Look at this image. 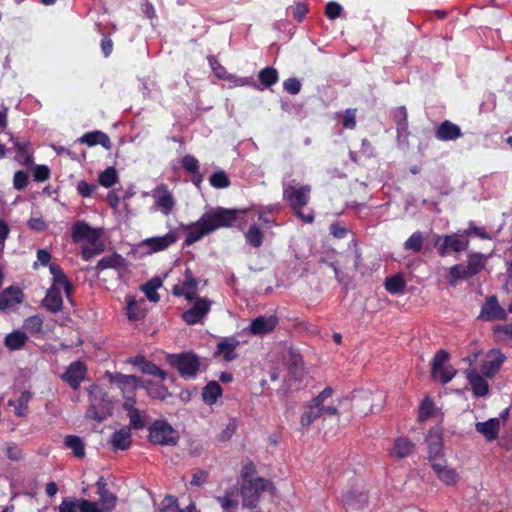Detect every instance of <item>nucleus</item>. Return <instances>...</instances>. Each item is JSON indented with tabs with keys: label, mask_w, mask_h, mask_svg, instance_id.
Listing matches in <instances>:
<instances>
[{
	"label": "nucleus",
	"mask_w": 512,
	"mask_h": 512,
	"mask_svg": "<svg viewBox=\"0 0 512 512\" xmlns=\"http://www.w3.org/2000/svg\"><path fill=\"white\" fill-rule=\"evenodd\" d=\"M507 314L499 305L496 296H490L483 305L480 318L486 321L506 320Z\"/></svg>",
	"instance_id": "4be33fe9"
},
{
	"label": "nucleus",
	"mask_w": 512,
	"mask_h": 512,
	"mask_svg": "<svg viewBox=\"0 0 512 512\" xmlns=\"http://www.w3.org/2000/svg\"><path fill=\"white\" fill-rule=\"evenodd\" d=\"M222 395V387L216 381H210L202 390V400L207 405L214 404Z\"/></svg>",
	"instance_id": "ea45409f"
},
{
	"label": "nucleus",
	"mask_w": 512,
	"mask_h": 512,
	"mask_svg": "<svg viewBox=\"0 0 512 512\" xmlns=\"http://www.w3.org/2000/svg\"><path fill=\"white\" fill-rule=\"evenodd\" d=\"M104 251L102 243L96 242L92 247H84L81 252L82 259L85 261L91 260L96 255L101 254Z\"/></svg>",
	"instance_id": "6e6d98bb"
},
{
	"label": "nucleus",
	"mask_w": 512,
	"mask_h": 512,
	"mask_svg": "<svg viewBox=\"0 0 512 512\" xmlns=\"http://www.w3.org/2000/svg\"><path fill=\"white\" fill-rule=\"evenodd\" d=\"M28 341V335L22 330H14L4 338V345L10 351L22 349Z\"/></svg>",
	"instance_id": "58836bf2"
},
{
	"label": "nucleus",
	"mask_w": 512,
	"mask_h": 512,
	"mask_svg": "<svg viewBox=\"0 0 512 512\" xmlns=\"http://www.w3.org/2000/svg\"><path fill=\"white\" fill-rule=\"evenodd\" d=\"M44 318L41 315H33L25 319L23 328L31 335H39L43 331Z\"/></svg>",
	"instance_id": "a18cd8bd"
},
{
	"label": "nucleus",
	"mask_w": 512,
	"mask_h": 512,
	"mask_svg": "<svg viewBox=\"0 0 512 512\" xmlns=\"http://www.w3.org/2000/svg\"><path fill=\"white\" fill-rule=\"evenodd\" d=\"M32 399V393L28 390L21 392L17 403L18 405L15 407V415L19 417H23L26 415L28 410V403Z\"/></svg>",
	"instance_id": "3c124183"
},
{
	"label": "nucleus",
	"mask_w": 512,
	"mask_h": 512,
	"mask_svg": "<svg viewBox=\"0 0 512 512\" xmlns=\"http://www.w3.org/2000/svg\"><path fill=\"white\" fill-rule=\"evenodd\" d=\"M125 265H126L125 258L118 253H113V254L104 256L102 259H100L98 261L97 265L95 266V270L97 271V273H99L103 270H106V269L120 270V269H123L125 267Z\"/></svg>",
	"instance_id": "f704fd0d"
},
{
	"label": "nucleus",
	"mask_w": 512,
	"mask_h": 512,
	"mask_svg": "<svg viewBox=\"0 0 512 512\" xmlns=\"http://www.w3.org/2000/svg\"><path fill=\"white\" fill-rule=\"evenodd\" d=\"M23 297L22 290L16 286L5 289L0 294V310L5 311L20 304L23 301Z\"/></svg>",
	"instance_id": "cd10ccee"
},
{
	"label": "nucleus",
	"mask_w": 512,
	"mask_h": 512,
	"mask_svg": "<svg viewBox=\"0 0 512 512\" xmlns=\"http://www.w3.org/2000/svg\"><path fill=\"white\" fill-rule=\"evenodd\" d=\"M97 493L99 495V503L103 512H112L116 506L117 497L107 488V483L103 477L96 482Z\"/></svg>",
	"instance_id": "b1692460"
},
{
	"label": "nucleus",
	"mask_w": 512,
	"mask_h": 512,
	"mask_svg": "<svg viewBox=\"0 0 512 512\" xmlns=\"http://www.w3.org/2000/svg\"><path fill=\"white\" fill-rule=\"evenodd\" d=\"M246 209H226V227L239 225L246 215Z\"/></svg>",
	"instance_id": "8fccbe9b"
},
{
	"label": "nucleus",
	"mask_w": 512,
	"mask_h": 512,
	"mask_svg": "<svg viewBox=\"0 0 512 512\" xmlns=\"http://www.w3.org/2000/svg\"><path fill=\"white\" fill-rule=\"evenodd\" d=\"M180 164L182 168L190 175L191 182L200 188L204 179V175L200 172V162L193 155H185L181 158Z\"/></svg>",
	"instance_id": "412c9836"
},
{
	"label": "nucleus",
	"mask_w": 512,
	"mask_h": 512,
	"mask_svg": "<svg viewBox=\"0 0 512 512\" xmlns=\"http://www.w3.org/2000/svg\"><path fill=\"white\" fill-rule=\"evenodd\" d=\"M13 147L17 152L16 161L22 166L29 167L33 163V151L28 140L20 141L17 137L11 136Z\"/></svg>",
	"instance_id": "a878e982"
},
{
	"label": "nucleus",
	"mask_w": 512,
	"mask_h": 512,
	"mask_svg": "<svg viewBox=\"0 0 512 512\" xmlns=\"http://www.w3.org/2000/svg\"><path fill=\"white\" fill-rule=\"evenodd\" d=\"M352 402V408L358 414L367 415L374 413L375 409L380 410L383 402V395L380 392L373 393L369 390H359L352 392L349 398H341L338 400L339 404L345 402Z\"/></svg>",
	"instance_id": "423d86ee"
},
{
	"label": "nucleus",
	"mask_w": 512,
	"mask_h": 512,
	"mask_svg": "<svg viewBox=\"0 0 512 512\" xmlns=\"http://www.w3.org/2000/svg\"><path fill=\"white\" fill-rule=\"evenodd\" d=\"M258 79L263 88H270L279 80L278 71L273 67H266L258 73Z\"/></svg>",
	"instance_id": "37998d69"
},
{
	"label": "nucleus",
	"mask_w": 512,
	"mask_h": 512,
	"mask_svg": "<svg viewBox=\"0 0 512 512\" xmlns=\"http://www.w3.org/2000/svg\"><path fill=\"white\" fill-rule=\"evenodd\" d=\"M169 363L177 369L180 376L184 379H193L197 376L200 368V361L196 354L184 352L174 354L169 357Z\"/></svg>",
	"instance_id": "1a4fd4ad"
},
{
	"label": "nucleus",
	"mask_w": 512,
	"mask_h": 512,
	"mask_svg": "<svg viewBox=\"0 0 512 512\" xmlns=\"http://www.w3.org/2000/svg\"><path fill=\"white\" fill-rule=\"evenodd\" d=\"M342 13V7L337 2H329L325 8V14L329 19H336Z\"/></svg>",
	"instance_id": "774afa93"
},
{
	"label": "nucleus",
	"mask_w": 512,
	"mask_h": 512,
	"mask_svg": "<svg viewBox=\"0 0 512 512\" xmlns=\"http://www.w3.org/2000/svg\"><path fill=\"white\" fill-rule=\"evenodd\" d=\"M98 181L105 188L112 187L118 181V174L114 167H107L100 173Z\"/></svg>",
	"instance_id": "49530a36"
},
{
	"label": "nucleus",
	"mask_w": 512,
	"mask_h": 512,
	"mask_svg": "<svg viewBox=\"0 0 512 512\" xmlns=\"http://www.w3.org/2000/svg\"><path fill=\"white\" fill-rule=\"evenodd\" d=\"M148 439L152 444L174 446L179 441L178 432L166 421L157 419L148 427Z\"/></svg>",
	"instance_id": "6e6552de"
},
{
	"label": "nucleus",
	"mask_w": 512,
	"mask_h": 512,
	"mask_svg": "<svg viewBox=\"0 0 512 512\" xmlns=\"http://www.w3.org/2000/svg\"><path fill=\"white\" fill-rule=\"evenodd\" d=\"M424 237L420 231L414 232L404 243L405 250H411L415 253L421 251Z\"/></svg>",
	"instance_id": "09e8293b"
},
{
	"label": "nucleus",
	"mask_w": 512,
	"mask_h": 512,
	"mask_svg": "<svg viewBox=\"0 0 512 512\" xmlns=\"http://www.w3.org/2000/svg\"><path fill=\"white\" fill-rule=\"evenodd\" d=\"M280 371L278 368H271L266 375L260 380V385L263 389H270L269 382H275L279 380Z\"/></svg>",
	"instance_id": "052dcab7"
},
{
	"label": "nucleus",
	"mask_w": 512,
	"mask_h": 512,
	"mask_svg": "<svg viewBox=\"0 0 512 512\" xmlns=\"http://www.w3.org/2000/svg\"><path fill=\"white\" fill-rule=\"evenodd\" d=\"M128 363L136 366L143 374L156 376L161 380H166V378L168 377V373L166 371L162 370L155 363L148 361L142 355L130 357L128 359Z\"/></svg>",
	"instance_id": "aec40b11"
},
{
	"label": "nucleus",
	"mask_w": 512,
	"mask_h": 512,
	"mask_svg": "<svg viewBox=\"0 0 512 512\" xmlns=\"http://www.w3.org/2000/svg\"><path fill=\"white\" fill-rule=\"evenodd\" d=\"M415 450V444L407 437H398L390 449V455L397 459L410 456Z\"/></svg>",
	"instance_id": "c756f323"
},
{
	"label": "nucleus",
	"mask_w": 512,
	"mask_h": 512,
	"mask_svg": "<svg viewBox=\"0 0 512 512\" xmlns=\"http://www.w3.org/2000/svg\"><path fill=\"white\" fill-rule=\"evenodd\" d=\"M127 316L132 321H137L144 317L143 311L139 308L135 300H131L128 302Z\"/></svg>",
	"instance_id": "13d9d810"
},
{
	"label": "nucleus",
	"mask_w": 512,
	"mask_h": 512,
	"mask_svg": "<svg viewBox=\"0 0 512 512\" xmlns=\"http://www.w3.org/2000/svg\"><path fill=\"white\" fill-rule=\"evenodd\" d=\"M283 88L287 93L296 95L301 90V82L297 78L291 77L284 81Z\"/></svg>",
	"instance_id": "e2e57ef3"
},
{
	"label": "nucleus",
	"mask_w": 512,
	"mask_h": 512,
	"mask_svg": "<svg viewBox=\"0 0 512 512\" xmlns=\"http://www.w3.org/2000/svg\"><path fill=\"white\" fill-rule=\"evenodd\" d=\"M177 231H169L163 236L150 237L143 240L142 245L149 248L150 252H160L177 242Z\"/></svg>",
	"instance_id": "6ab92c4d"
},
{
	"label": "nucleus",
	"mask_w": 512,
	"mask_h": 512,
	"mask_svg": "<svg viewBox=\"0 0 512 512\" xmlns=\"http://www.w3.org/2000/svg\"><path fill=\"white\" fill-rule=\"evenodd\" d=\"M246 241L253 247L258 248L263 242V233L257 225H251L245 234Z\"/></svg>",
	"instance_id": "de8ad7c7"
},
{
	"label": "nucleus",
	"mask_w": 512,
	"mask_h": 512,
	"mask_svg": "<svg viewBox=\"0 0 512 512\" xmlns=\"http://www.w3.org/2000/svg\"><path fill=\"white\" fill-rule=\"evenodd\" d=\"M394 118L397 123V130L399 133L405 132L408 127L407 111L405 107H399L394 112Z\"/></svg>",
	"instance_id": "864d4df0"
},
{
	"label": "nucleus",
	"mask_w": 512,
	"mask_h": 512,
	"mask_svg": "<svg viewBox=\"0 0 512 512\" xmlns=\"http://www.w3.org/2000/svg\"><path fill=\"white\" fill-rule=\"evenodd\" d=\"M278 317L275 315H261L252 320L249 332L255 336H264L271 333L278 324Z\"/></svg>",
	"instance_id": "a211bd4d"
},
{
	"label": "nucleus",
	"mask_w": 512,
	"mask_h": 512,
	"mask_svg": "<svg viewBox=\"0 0 512 512\" xmlns=\"http://www.w3.org/2000/svg\"><path fill=\"white\" fill-rule=\"evenodd\" d=\"M465 375L475 396L483 397L488 394L489 385L475 367H468L465 370Z\"/></svg>",
	"instance_id": "393cba45"
},
{
	"label": "nucleus",
	"mask_w": 512,
	"mask_h": 512,
	"mask_svg": "<svg viewBox=\"0 0 512 512\" xmlns=\"http://www.w3.org/2000/svg\"><path fill=\"white\" fill-rule=\"evenodd\" d=\"M434 402L429 398L425 397L419 407V418L426 419L433 414Z\"/></svg>",
	"instance_id": "bf43d9fd"
},
{
	"label": "nucleus",
	"mask_w": 512,
	"mask_h": 512,
	"mask_svg": "<svg viewBox=\"0 0 512 512\" xmlns=\"http://www.w3.org/2000/svg\"><path fill=\"white\" fill-rule=\"evenodd\" d=\"M162 286V280L159 277L150 279L141 286V290L145 293L147 299L151 302H158L160 296L157 290Z\"/></svg>",
	"instance_id": "79ce46f5"
},
{
	"label": "nucleus",
	"mask_w": 512,
	"mask_h": 512,
	"mask_svg": "<svg viewBox=\"0 0 512 512\" xmlns=\"http://www.w3.org/2000/svg\"><path fill=\"white\" fill-rule=\"evenodd\" d=\"M437 139L442 141L456 140L462 136L461 129L458 125L451 121L445 120L442 122L435 132Z\"/></svg>",
	"instance_id": "473e14b6"
},
{
	"label": "nucleus",
	"mask_w": 512,
	"mask_h": 512,
	"mask_svg": "<svg viewBox=\"0 0 512 512\" xmlns=\"http://www.w3.org/2000/svg\"><path fill=\"white\" fill-rule=\"evenodd\" d=\"M135 403L136 401H124L123 409L127 412L131 427L140 430L146 426V417L135 407Z\"/></svg>",
	"instance_id": "c9c22d12"
},
{
	"label": "nucleus",
	"mask_w": 512,
	"mask_h": 512,
	"mask_svg": "<svg viewBox=\"0 0 512 512\" xmlns=\"http://www.w3.org/2000/svg\"><path fill=\"white\" fill-rule=\"evenodd\" d=\"M385 289L391 294L403 293L406 287V282L401 274H396L388 277L384 283Z\"/></svg>",
	"instance_id": "c03bdc74"
},
{
	"label": "nucleus",
	"mask_w": 512,
	"mask_h": 512,
	"mask_svg": "<svg viewBox=\"0 0 512 512\" xmlns=\"http://www.w3.org/2000/svg\"><path fill=\"white\" fill-rule=\"evenodd\" d=\"M89 401L90 407L86 411V418L102 422L112 414L113 403L99 385L94 384L90 387Z\"/></svg>",
	"instance_id": "20e7f679"
},
{
	"label": "nucleus",
	"mask_w": 512,
	"mask_h": 512,
	"mask_svg": "<svg viewBox=\"0 0 512 512\" xmlns=\"http://www.w3.org/2000/svg\"><path fill=\"white\" fill-rule=\"evenodd\" d=\"M110 381L118 385L123 393L125 401H136L135 390L142 386V382L139 377L135 375L116 373L114 375H110Z\"/></svg>",
	"instance_id": "9b49d317"
},
{
	"label": "nucleus",
	"mask_w": 512,
	"mask_h": 512,
	"mask_svg": "<svg viewBox=\"0 0 512 512\" xmlns=\"http://www.w3.org/2000/svg\"><path fill=\"white\" fill-rule=\"evenodd\" d=\"M210 310V303L206 299L197 298L195 299L194 305L183 312L182 319L188 325H194L206 316Z\"/></svg>",
	"instance_id": "f3484780"
},
{
	"label": "nucleus",
	"mask_w": 512,
	"mask_h": 512,
	"mask_svg": "<svg viewBox=\"0 0 512 512\" xmlns=\"http://www.w3.org/2000/svg\"><path fill=\"white\" fill-rule=\"evenodd\" d=\"M49 270L53 277V285L52 286H55V287H57V285L62 286L66 297L69 298L70 295L72 294L73 286H72L71 282L69 281L68 277L66 276V274L64 273L63 269L61 268V266L56 263H51L49 265Z\"/></svg>",
	"instance_id": "7c9ffc66"
},
{
	"label": "nucleus",
	"mask_w": 512,
	"mask_h": 512,
	"mask_svg": "<svg viewBox=\"0 0 512 512\" xmlns=\"http://www.w3.org/2000/svg\"><path fill=\"white\" fill-rule=\"evenodd\" d=\"M505 356L499 350H491L481 365V372L486 378H492L503 364Z\"/></svg>",
	"instance_id": "5701e85b"
},
{
	"label": "nucleus",
	"mask_w": 512,
	"mask_h": 512,
	"mask_svg": "<svg viewBox=\"0 0 512 512\" xmlns=\"http://www.w3.org/2000/svg\"><path fill=\"white\" fill-rule=\"evenodd\" d=\"M311 190L310 185H301L296 180H291L283 187V199L288 203L292 212L307 224L313 223L315 219L313 210H309L307 213L303 211L310 201Z\"/></svg>",
	"instance_id": "f03ea898"
},
{
	"label": "nucleus",
	"mask_w": 512,
	"mask_h": 512,
	"mask_svg": "<svg viewBox=\"0 0 512 512\" xmlns=\"http://www.w3.org/2000/svg\"><path fill=\"white\" fill-rule=\"evenodd\" d=\"M445 238L449 249L454 252H462L468 248L469 241L461 239L458 235H446Z\"/></svg>",
	"instance_id": "603ef678"
},
{
	"label": "nucleus",
	"mask_w": 512,
	"mask_h": 512,
	"mask_svg": "<svg viewBox=\"0 0 512 512\" xmlns=\"http://www.w3.org/2000/svg\"><path fill=\"white\" fill-rule=\"evenodd\" d=\"M51 172L46 165H37L33 171V178L36 182H44L50 178Z\"/></svg>",
	"instance_id": "680f3d73"
},
{
	"label": "nucleus",
	"mask_w": 512,
	"mask_h": 512,
	"mask_svg": "<svg viewBox=\"0 0 512 512\" xmlns=\"http://www.w3.org/2000/svg\"><path fill=\"white\" fill-rule=\"evenodd\" d=\"M113 450H127L132 444V435L129 427L115 431L110 437Z\"/></svg>",
	"instance_id": "2f4dec72"
},
{
	"label": "nucleus",
	"mask_w": 512,
	"mask_h": 512,
	"mask_svg": "<svg viewBox=\"0 0 512 512\" xmlns=\"http://www.w3.org/2000/svg\"><path fill=\"white\" fill-rule=\"evenodd\" d=\"M71 238L74 243L87 241L94 245L99 241L100 233L84 221H76L72 226Z\"/></svg>",
	"instance_id": "4468645a"
},
{
	"label": "nucleus",
	"mask_w": 512,
	"mask_h": 512,
	"mask_svg": "<svg viewBox=\"0 0 512 512\" xmlns=\"http://www.w3.org/2000/svg\"><path fill=\"white\" fill-rule=\"evenodd\" d=\"M153 198L155 199V204L161 213L166 216L172 212L176 204L174 197L166 184H161L153 190Z\"/></svg>",
	"instance_id": "dca6fc26"
},
{
	"label": "nucleus",
	"mask_w": 512,
	"mask_h": 512,
	"mask_svg": "<svg viewBox=\"0 0 512 512\" xmlns=\"http://www.w3.org/2000/svg\"><path fill=\"white\" fill-rule=\"evenodd\" d=\"M150 396L157 399H165L169 394L168 389L163 385H154L150 381L147 382L145 387Z\"/></svg>",
	"instance_id": "5fc2aeb1"
},
{
	"label": "nucleus",
	"mask_w": 512,
	"mask_h": 512,
	"mask_svg": "<svg viewBox=\"0 0 512 512\" xmlns=\"http://www.w3.org/2000/svg\"><path fill=\"white\" fill-rule=\"evenodd\" d=\"M287 375L283 380V385L277 390L281 397H286L292 390L298 389V384L303 378V360L302 356L295 350L289 349L285 357Z\"/></svg>",
	"instance_id": "7ed1b4c3"
},
{
	"label": "nucleus",
	"mask_w": 512,
	"mask_h": 512,
	"mask_svg": "<svg viewBox=\"0 0 512 512\" xmlns=\"http://www.w3.org/2000/svg\"><path fill=\"white\" fill-rule=\"evenodd\" d=\"M198 280L190 269H186L182 284H176L172 288V294L176 297H185L188 301L197 299Z\"/></svg>",
	"instance_id": "f8f14e48"
},
{
	"label": "nucleus",
	"mask_w": 512,
	"mask_h": 512,
	"mask_svg": "<svg viewBox=\"0 0 512 512\" xmlns=\"http://www.w3.org/2000/svg\"><path fill=\"white\" fill-rule=\"evenodd\" d=\"M178 508V500L172 495H166L161 502L160 512H169L170 510Z\"/></svg>",
	"instance_id": "338daca9"
},
{
	"label": "nucleus",
	"mask_w": 512,
	"mask_h": 512,
	"mask_svg": "<svg viewBox=\"0 0 512 512\" xmlns=\"http://www.w3.org/2000/svg\"><path fill=\"white\" fill-rule=\"evenodd\" d=\"M426 441L428 443V459L430 464L444 460L442 433L439 428L429 430Z\"/></svg>",
	"instance_id": "ddd939ff"
},
{
	"label": "nucleus",
	"mask_w": 512,
	"mask_h": 512,
	"mask_svg": "<svg viewBox=\"0 0 512 512\" xmlns=\"http://www.w3.org/2000/svg\"><path fill=\"white\" fill-rule=\"evenodd\" d=\"M96 188L97 186L95 184L88 183L85 180H81L77 184V192L82 197H90Z\"/></svg>",
	"instance_id": "69168bd1"
},
{
	"label": "nucleus",
	"mask_w": 512,
	"mask_h": 512,
	"mask_svg": "<svg viewBox=\"0 0 512 512\" xmlns=\"http://www.w3.org/2000/svg\"><path fill=\"white\" fill-rule=\"evenodd\" d=\"M475 430L483 435V437L491 442L498 438L500 430V418H491L485 422H477Z\"/></svg>",
	"instance_id": "c85d7f7f"
},
{
	"label": "nucleus",
	"mask_w": 512,
	"mask_h": 512,
	"mask_svg": "<svg viewBox=\"0 0 512 512\" xmlns=\"http://www.w3.org/2000/svg\"><path fill=\"white\" fill-rule=\"evenodd\" d=\"M221 227H224V207L211 209L205 212L196 222L180 224L179 228L187 233L183 245L191 246Z\"/></svg>",
	"instance_id": "f257e3e1"
},
{
	"label": "nucleus",
	"mask_w": 512,
	"mask_h": 512,
	"mask_svg": "<svg viewBox=\"0 0 512 512\" xmlns=\"http://www.w3.org/2000/svg\"><path fill=\"white\" fill-rule=\"evenodd\" d=\"M438 478L446 485H454L458 481V475L453 468L447 466L446 460L431 465Z\"/></svg>",
	"instance_id": "72a5a7b5"
},
{
	"label": "nucleus",
	"mask_w": 512,
	"mask_h": 512,
	"mask_svg": "<svg viewBox=\"0 0 512 512\" xmlns=\"http://www.w3.org/2000/svg\"><path fill=\"white\" fill-rule=\"evenodd\" d=\"M273 488V484L262 477L254 478V481H244L241 485L242 505L254 510L260 500L261 493Z\"/></svg>",
	"instance_id": "0eeeda50"
},
{
	"label": "nucleus",
	"mask_w": 512,
	"mask_h": 512,
	"mask_svg": "<svg viewBox=\"0 0 512 512\" xmlns=\"http://www.w3.org/2000/svg\"><path fill=\"white\" fill-rule=\"evenodd\" d=\"M449 353L441 349L434 355L431 363V377L442 384L450 382L456 375V369L448 364Z\"/></svg>",
	"instance_id": "9d476101"
},
{
	"label": "nucleus",
	"mask_w": 512,
	"mask_h": 512,
	"mask_svg": "<svg viewBox=\"0 0 512 512\" xmlns=\"http://www.w3.org/2000/svg\"><path fill=\"white\" fill-rule=\"evenodd\" d=\"M64 445L72 450L73 456L82 459L85 457V446L82 439L76 435H67L64 438Z\"/></svg>",
	"instance_id": "a19ab883"
},
{
	"label": "nucleus",
	"mask_w": 512,
	"mask_h": 512,
	"mask_svg": "<svg viewBox=\"0 0 512 512\" xmlns=\"http://www.w3.org/2000/svg\"><path fill=\"white\" fill-rule=\"evenodd\" d=\"M87 373L85 364L81 361L70 363L66 371L61 375V379L66 382L73 390L80 387Z\"/></svg>",
	"instance_id": "2eb2a0df"
},
{
	"label": "nucleus",
	"mask_w": 512,
	"mask_h": 512,
	"mask_svg": "<svg viewBox=\"0 0 512 512\" xmlns=\"http://www.w3.org/2000/svg\"><path fill=\"white\" fill-rule=\"evenodd\" d=\"M486 266V257L478 252H472L467 255V266L460 264L450 267L448 272V283L455 286L460 280H468L480 273Z\"/></svg>",
	"instance_id": "39448f33"
},
{
	"label": "nucleus",
	"mask_w": 512,
	"mask_h": 512,
	"mask_svg": "<svg viewBox=\"0 0 512 512\" xmlns=\"http://www.w3.org/2000/svg\"><path fill=\"white\" fill-rule=\"evenodd\" d=\"M42 303L43 306L52 313L61 311L63 307V299L60 289L55 286H52L50 289H48Z\"/></svg>",
	"instance_id": "e433bc0d"
},
{
	"label": "nucleus",
	"mask_w": 512,
	"mask_h": 512,
	"mask_svg": "<svg viewBox=\"0 0 512 512\" xmlns=\"http://www.w3.org/2000/svg\"><path fill=\"white\" fill-rule=\"evenodd\" d=\"M321 405L314 401H310L303 407V413L300 418V424L302 427H309L314 423L315 420L322 417Z\"/></svg>",
	"instance_id": "4c0bfd02"
},
{
	"label": "nucleus",
	"mask_w": 512,
	"mask_h": 512,
	"mask_svg": "<svg viewBox=\"0 0 512 512\" xmlns=\"http://www.w3.org/2000/svg\"><path fill=\"white\" fill-rule=\"evenodd\" d=\"M77 141L81 144H86L89 147L99 144L106 150H110L112 148V143L109 136L100 130L87 132L83 134Z\"/></svg>",
	"instance_id": "bb28decb"
},
{
	"label": "nucleus",
	"mask_w": 512,
	"mask_h": 512,
	"mask_svg": "<svg viewBox=\"0 0 512 512\" xmlns=\"http://www.w3.org/2000/svg\"><path fill=\"white\" fill-rule=\"evenodd\" d=\"M28 183L29 177L25 171L19 170L15 172L13 177V186L16 190H24L27 187Z\"/></svg>",
	"instance_id": "4d7b16f0"
},
{
	"label": "nucleus",
	"mask_w": 512,
	"mask_h": 512,
	"mask_svg": "<svg viewBox=\"0 0 512 512\" xmlns=\"http://www.w3.org/2000/svg\"><path fill=\"white\" fill-rule=\"evenodd\" d=\"M78 510L80 512H103L96 502L87 499L78 500Z\"/></svg>",
	"instance_id": "0e129e2a"
}]
</instances>
